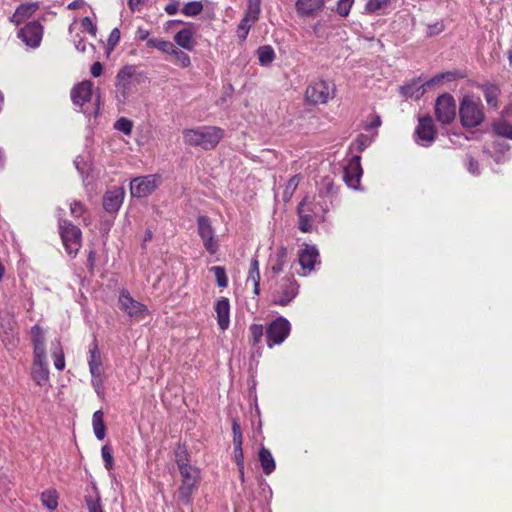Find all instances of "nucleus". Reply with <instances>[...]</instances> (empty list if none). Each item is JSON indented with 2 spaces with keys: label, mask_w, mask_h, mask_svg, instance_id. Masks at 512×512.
<instances>
[{
  "label": "nucleus",
  "mask_w": 512,
  "mask_h": 512,
  "mask_svg": "<svg viewBox=\"0 0 512 512\" xmlns=\"http://www.w3.org/2000/svg\"><path fill=\"white\" fill-rule=\"evenodd\" d=\"M176 462L182 477L181 485L178 488V500L184 505L192 503V494L197 489L200 480V471L187 463L184 450H178L176 453Z\"/></svg>",
  "instance_id": "1"
},
{
  "label": "nucleus",
  "mask_w": 512,
  "mask_h": 512,
  "mask_svg": "<svg viewBox=\"0 0 512 512\" xmlns=\"http://www.w3.org/2000/svg\"><path fill=\"white\" fill-rule=\"evenodd\" d=\"M223 136L224 131L216 126H199L183 130L185 144L203 150L214 149Z\"/></svg>",
  "instance_id": "2"
},
{
  "label": "nucleus",
  "mask_w": 512,
  "mask_h": 512,
  "mask_svg": "<svg viewBox=\"0 0 512 512\" xmlns=\"http://www.w3.org/2000/svg\"><path fill=\"white\" fill-rule=\"evenodd\" d=\"M335 85L323 79L312 81L306 88L305 99L308 103L325 104L335 96Z\"/></svg>",
  "instance_id": "3"
},
{
  "label": "nucleus",
  "mask_w": 512,
  "mask_h": 512,
  "mask_svg": "<svg viewBox=\"0 0 512 512\" xmlns=\"http://www.w3.org/2000/svg\"><path fill=\"white\" fill-rule=\"evenodd\" d=\"M461 124L466 128L479 126L484 120L483 106L472 98L465 97L459 109Z\"/></svg>",
  "instance_id": "4"
},
{
  "label": "nucleus",
  "mask_w": 512,
  "mask_h": 512,
  "mask_svg": "<svg viewBox=\"0 0 512 512\" xmlns=\"http://www.w3.org/2000/svg\"><path fill=\"white\" fill-rule=\"evenodd\" d=\"M298 292L299 286L294 278H283L275 285L271 294V302L274 305L286 306L295 299Z\"/></svg>",
  "instance_id": "5"
},
{
  "label": "nucleus",
  "mask_w": 512,
  "mask_h": 512,
  "mask_svg": "<svg viewBox=\"0 0 512 512\" xmlns=\"http://www.w3.org/2000/svg\"><path fill=\"white\" fill-rule=\"evenodd\" d=\"M59 231L66 252L75 256L81 248V230L68 220L59 219Z\"/></svg>",
  "instance_id": "6"
},
{
  "label": "nucleus",
  "mask_w": 512,
  "mask_h": 512,
  "mask_svg": "<svg viewBox=\"0 0 512 512\" xmlns=\"http://www.w3.org/2000/svg\"><path fill=\"white\" fill-rule=\"evenodd\" d=\"M197 232L205 250L211 255L216 254L220 246L219 239L211 220L207 216L201 215L197 218Z\"/></svg>",
  "instance_id": "7"
},
{
  "label": "nucleus",
  "mask_w": 512,
  "mask_h": 512,
  "mask_svg": "<svg viewBox=\"0 0 512 512\" xmlns=\"http://www.w3.org/2000/svg\"><path fill=\"white\" fill-rule=\"evenodd\" d=\"M161 183V176L156 174L136 177L130 183V193L132 197L144 198L151 195Z\"/></svg>",
  "instance_id": "8"
},
{
  "label": "nucleus",
  "mask_w": 512,
  "mask_h": 512,
  "mask_svg": "<svg viewBox=\"0 0 512 512\" xmlns=\"http://www.w3.org/2000/svg\"><path fill=\"white\" fill-rule=\"evenodd\" d=\"M435 115L443 125L450 124L456 117V102L450 94L440 95L435 103Z\"/></svg>",
  "instance_id": "9"
},
{
  "label": "nucleus",
  "mask_w": 512,
  "mask_h": 512,
  "mask_svg": "<svg viewBox=\"0 0 512 512\" xmlns=\"http://www.w3.org/2000/svg\"><path fill=\"white\" fill-rule=\"evenodd\" d=\"M291 330L290 322L284 317H278L272 321L267 329V345L272 348L274 345L283 343L289 336Z\"/></svg>",
  "instance_id": "10"
},
{
  "label": "nucleus",
  "mask_w": 512,
  "mask_h": 512,
  "mask_svg": "<svg viewBox=\"0 0 512 512\" xmlns=\"http://www.w3.org/2000/svg\"><path fill=\"white\" fill-rule=\"evenodd\" d=\"M451 76L452 75L450 73L438 74L421 85H419L417 81H414L410 84L402 86L401 94L406 98L419 99L426 92V88L441 82L444 78L450 80Z\"/></svg>",
  "instance_id": "11"
},
{
  "label": "nucleus",
  "mask_w": 512,
  "mask_h": 512,
  "mask_svg": "<svg viewBox=\"0 0 512 512\" xmlns=\"http://www.w3.org/2000/svg\"><path fill=\"white\" fill-rule=\"evenodd\" d=\"M415 135L417 144L421 146L428 147L434 142L436 130L430 116H425L419 119Z\"/></svg>",
  "instance_id": "12"
},
{
  "label": "nucleus",
  "mask_w": 512,
  "mask_h": 512,
  "mask_svg": "<svg viewBox=\"0 0 512 512\" xmlns=\"http://www.w3.org/2000/svg\"><path fill=\"white\" fill-rule=\"evenodd\" d=\"M119 303L121 309L132 318L142 319L148 313L147 307L133 299L126 290L120 292Z\"/></svg>",
  "instance_id": "13"
},
{
  "label": "nucleus",
  "mask_w": 512,
  "mask_h": 512,
  "mask_svg": "<svg viewBox=\"0 0 512 512\" xmlns=\"http://www.w3.org/2000/svg\"><path fill=\"white\" fill-rule=\"evenodd\" d=\"M43 27L37 22H29L18 32V37L29 47L37 48L42 40Z\"/></svg>",
  "instance_id": "14"
},
{
  "label": "nucleus",
  "mask_w": 512,
  "mask_h": 512,
  "mask_svg": "<svg viewBox=\"0 0 512 512\" xmlns=\"http://www.w3.org/2000/svg\"><path fill=\"white\" fill-rule=\"evenodd\" d=\"M31 376L39 386H43L48 383L49 369L46 354L33 355Z\"/></svg>",
  "instance_id": "15"
},
{
  "label": "nucleus",
  "mask_w": 512,
  "mask_h": 512,
  "mask_svg": "<svg viewBox=\"0 0 512 512\" xmlns=\"http://www.w3.org/2000/svg\"><path fill=\"white\" fill-rule=\"evenodd\" d=\"M362 176V167L360 164V156L356 155L351 158L344 168L343 179L347 186L352 189H358L360 178Z\"/></svg>",
  "instance_id": "16"
},
{
  "label": "nucleus",
  "mask_w": 512,
  "mask_h": 512,
  "mask_svg": "<svg viewBox=\"0 0 512 512\" xmlns=\"http://www.w3.org/2000/svg\"><path fill=\"white\" fill-rule=\"evenodd\" d=\"M325 7V0H296L295 10L298 16L314 18Z\"/></svg>",
  "instance_id": "17"
},
{
  "label": "nucleus",
  "mask_w": 512,
  "mask_h": 512,
  "mask_svg": "<svg viewBox=\"0 0 512 512\" xmlns=\"http://www.w3.org/2000/svg\"><path fill=\"white\" fill-rule=\"evenodd\" d=\"M317 263H320L318 249L314 245L306 244L304 248L299 251V264L304 270L303 275L310 273Z\"/></svg>",
  "instance_id": "18"
},
{
  "label": "nucleus",
  "mask_w": 512,
  "mask_h": 512,
  "mask_svg": "<svg viewBox=\"0 0 512 512\" xmlns=\"http://www.w3.org/2000/svg\"><path fill=\"white\" fill-rule=\"evenodd\" d=\"M93 95V83L85 80L74 86L71 90V99L74 105L83 107L91 101Z\"/></svg>",
  "instance_id": "19"
},
{
  "label": "nucleus",
  "mask_w": 512,
  "mask_h": 512,
  "mask_svg": "<svg viewBox=\"0 0 512 512\" xmlns=\"http://www.w3.org/2000/svg\"><path fill=\"white\" fill-rule=\"evenodd\" d=\"M125 196V190L122 187H116L108 190L103 197V207L108 213L117 212L122 206Z\"/></svg>",
  "instance_id": "20"
},
{
  "label": "nucleus",
  "mask_w": 512,
  "mask_h": 512,
  "mask_svg": "<svg viewBox=\"0 0 512 512\" xmlns=\"http://www.w3.org/2000/svg\"><path fill=\"white\" fill-rule=\"evenodd\" d=\"M217 323L222 331L229 328L230 325V302L226 297H220L216 300L214 305Z\"/></svg>",
  "instance_id": "21"
},
{
  "label": "nucleus",
  "mask_w": 512,
  "mask_h": 512,
  "mask_svg": "<svg viewBox=\"0 0 512 512\" xmlns=\"http://www.w3.org/2000/svg\"><path fill=\"white\" fill-rule=\"evenodd\" d=\"M134 75V68L132 66H126L122 68L116 76V88L121 93L124 99L127 98L131 89V79Z\"/></svg>",
  "instance_id": "22"
},
{
  "label": "nucleus",
  "mask_w": 512,
  "mask_h": 512,
  "mask_svg": "<svg viewBox=\"0 0 512 512\" xmlns=\"http://www.w3.org/2000/svg\"><path fill=\"white\" fill-rule=\"evenodd\" d=\"M39 8L38 3H25L21 4L11 17V21L16 25L22 24L29 17H31Z\"/></svg>",
  "instance_id": "23"
},
{
  "label": "nucleus",
  "mask_w": 512,
  "mask_h": 512,
  "mask_svg": "<svg viewBox=\"0 0 512 512\" xmlns=\"http://www.w3.org/2000/svg\"><path fill=\"white\" fill-rule=\"evenodd\" d=\"M508 111L509 108L503 110L502 118L492 123V129L498 136L512 140V123L505 119V116L508 115Z\"/></svg>",
  "instance_id": "24"
},
{
  "label": "nucleus",
  "mask_w": 512,
  "mask_h": 512,
  "mask_svg": "<svg viewBox=\"0 0 512 512\" xmlns=\"http://www.w3.org/2000/svg\"><path fill=\"white\" fill-rule=\"evenodd\" d=\"M174 41L181 48L191 51L194 48V31L191 28H183L174 36Z\"/></svg>",
  "instance_id": "25"
},
{
  "label": "nucleus",
  "mask_w": 512,
  "mask_h": 512,
  "mask_svg": "<svg viewBox=\"0 0 512 512\" xmlns=\"http://www.w3.org/2000/svg\"><path fill=\"white\" fill-rule=\"evenodd\" d=\"M258 459L265 475H270L275 471L276 462L269 449L262 446L258 452Z\"/></svg>",
  "instance_id": "26"
},
{
  "label": "nucleus",
  "mask_w": 512,
  "mask_h": 512,
  "mask_svg": "<svg viewBox=\"0 0 512 512\" xmlns=\"http://www.w3.org/2000/svg\"><path fill=\"white\" fill-rule=\"evenodd\" d=\"M33 355L46 354L44 330L35 325L31 328Z\"/></svg>",
  "instance_id": "27"
},
{
  "label": "nucleus",
  "mask_w": 512,
  "mask_h": 512,
  "mask_svg": "<svg viewBox=\"0 0 512 512\" xmlns=\"http://www.w3.org/2000/svg\"><path fill=\"white\" fill-rule=\"evenodd\" d=\"M91 374V384L96 394L101 397L104 395V367L96 366L89 368Z\"/></svg>",
  "instance_id": "28"
},
{
  "label": "nucleus",
  "mask_w": 512,
  "mask_h": 512,
  "mask_svg": "<svg viewBox=\"0 0 512 512\" xmlns=\"http://www.w3.org/2000/svg\"><path fill=\"white\" fill-rule=\"evenodd\" d=\"M247 283H252L254 295L260 294V270L259 261L256 257L251 260L250 268L247 276Z\"/></svg>",
  "instance_id": "29"
},
{
  "label": "nucleus",
  "mask_w": 512,
  "mask_h": 512,
  "mask_svg": "<svg viewBox=\"0 0 512 512\" xmlns=\"http://www.w3.org/2000/svg\"><path fill=\"white\" fill-rule=\"evenodd\" d=\"M299 229L302 232H310L313 227L315 217L311 213H307L306 203L298 205Z\"/></svg>",
  "instance_id": "30"
},
{
  "label": "nucleus",
  "mask_w": 512,
  "mask_h": 512,
  "mask_svg": "<svg viewBox=\"0 0 512 512\" xmlns=\"http://www.w3.org/2000/svg\"><path fill=\"white\" fill-rule=\"evenodd\" d=\"M300 203H306L307 213H311L313 217L325 214L329 210L327 201H315L310 200L309 197H305Z\"/></svg>",
  "instance_id": "31"
},
{
  "label": "nucleus",
  "mask_w": 512,
  "mask_h": 512,
  "mask_svg": "<svg viewBox=\"0 0 512 512\" xmlns=\"http://www.w3.org/2000/svg\"><path fill=\"white\" fill-rule=\"evenodd\" d=\"M93 431L97 439L103 440L106 436V427L104 424V415L101 410L94 412L92 417Z\"/></svg>",
  "instance_id": "32"
},
{
  "label": "nucleus",
  "mask_w": 512,
  "mask_h": 512,
  "mask_svg": "<svg viewBox=\"0 0 512 512\" xmlns=\"http://www.w3.org/2000/svg\"><path fill=\"white\" fill-rule=\"evenodd\" d=\"M85 503L88 512H104L101 505V498L96 487H92V491L85 496Z\"/></svg>",
  "instance_id": "33"
},
{
  "label": "nucleus",
  "mask_w": 512,
  "mask_h": 512,
  "mask_svg": "<svg viewBox=\"0 0 512 512\" xmlns=\"http://www.w3.org/2000/svg\"><path fill=\"white\" fill-rule=\"evenodd\" d=\"M256 54L261 66H269L275 60V52L270 45L260 46Z\"/></svg>",
  "instance_id": "34"
},
{
  "label": "nucleus",
  "mask_w": 512,
  "mask_h": 512,
  "mask_svg": "<svg viewBox=\"0 0 512 512\" xmlns=\"http://www.w3.org/2000/svg\"><path fill=\"white\" fill-rule=\"evenodd\" d=\"M336 193V189L333 183V180L329 177H325L318 189V197L322 199V201H327L326 198L332 197Z\"/></svg>",
  "instance_id": "35"
},
{
  "label": "nucleus",
  "mask_w": 512,
  "mask_h": 512,
  "mask_svg": "<svg viewBox=\"0 0 512 512\" xmlns=\"http://www.w3.org/2000/svg\"><path fill=\"white\" fill-rule=\"evenodd\" d=\"M484 98L490 107H498V97L500 95V89L495 85H487L483 89Z\"/></svg>",
  "instance_id": "36"
},
{
  "label": "nucleus",
  "mask_w": 512,
  "mask_h": 512,
  "mask_svg": "<svg viewBox=\"0 0 512 512\" xmlns=\"http://www.w3.org/2000/svg\"><path fill=\"white\" fill-rule=\"evenodd\" d=\"M52 357L54 360L55 368L59 371H62L65 368V358L60 342L58 340L52 342Z\"/></svg>",
  "instance_id": "37"
},
{
  "label": "nucleus",
  "mask_w": 512,
  "mask_h": 512,
  "mask_svg": "<svg viewBox=\"0 0 512 512\" xmlns=\"http://www.w3.org/2000/svg\"><path fill=\"white\" fill-rule=\"evenodd\" d=\"M89 357H88V366L96 367V366H102V356L98 348V343L96 340H93V342L89 345V351H88Z\"/></svg>",
  "instance_id": "38"
},
{
  "label": "nucleus",
  "mask_w": 512,
  "mask_h": 512,
  "mask_svg": "<svg viewBox=\"0 0 512 512\" xmlns=\"http://www.w3.org/2000/svg\"><path fill=\"white\" fill-rule=\"evenodd\" d=\"M287 257V249L284 247H281L274 256V263L271 266V271L273 274L277 275L280 272H282L284 264L286 262Z\"/></svg>",
  "instance_id": "39"
},
{
  "label": "nucleus",
  "mask_w": 512,
  "mask_h": 512,
  "mask_svg": "<svg viewBox=\"0 0 512 512\" xmlns=\"http://www.w3.org/2000/svg\"><path fill=\"white\" fill-rule=\"evenodd\" d=\"M147 47L156 48L163 53L170 54L174 52L175 46L166 40L151 38L146 43Z\"/></svg>",
  "instance_id": "40"
},
{
  "label": "nucleus",
  "mask_w": 512,
  "mask_h": 512,
  "mask_svg": "<svg viewBox=\"0 0 512 512\" xmlns=\"http://www.w3.org/2000/svg\"><path fill=\"white\" fill-rule=\"evenodd\" d=\"M300 180H301V176L299 174L292 176L288 180V182L285 186V189L283 191V195H282L284 202L290 201V199L292 198L293 194L295 193V191L300 183Z\"/></svg>",
  "instance_id": "41"
},
{
  "label": "nucleus",
  "mask_w": 512,
  "mask_h": 512,
  "mask_svg": "<svg viewBox=\"0 0 512 512\" xmlns=\"http://www.w3.org/2000/svg\"><path fill=\"white\" fill-rule=\"evenodd\" d=\"M42 504L49 510H54L58 506V497L56 490L48 489L41 494Z\"/></svg>",
  "instance_id": "42"
},
{
  "label": "nucleus",
  "mask_w": 512,
  "mask_h": 512,
  "mask_svg": "<svg viewBox=\"0 0 512 512\" xmlns=\"http://www.w3.org/2000/svg\"><path fill=\"white\" fill-rule=\"evenodd\" d=\"M255 22L256 21H254L252 19H249L247 17H243L242 18V20L238 24L237 31H236L237 32V36L240 39V41L246 40V38H247V36L249 34V31H250V28L252 27V25Z\"/></svg>",
  "instance_id": "43"
},
{
  "label": "nucleus",
  "mask_w": 512,
  "mask_h": 512,
  "mask_svg": "<svg viewBox=\"0 0 512 512\" xmlns=\"http://www.w3.org/2000/svg\"><path fill=\"white\" fill-rule=\"evenodd\" d=\"M261 0H248L244 17L257 21L261 12Z\"/></svg>",
  "instance_id": "44"
},
{
  "label": "nucleus",
  "mask_w": 512,
  "mask_h": 512,
  "mask_svg": "<svg viewBox=\"0 0 512 512\" xmlns=\"http://www.w3.org/2000/svg\"><path fill=\"white\" fill-rule=\"evenodd\" d=\"M203 10V5L200 1L187 2L182 8V13L186 16H197Z\"/></svg>",
  "instance_id": "45"
},
{
  "label": "nucleus",
  "mask_w": 512,
  "mask_h": 512,
  "mask_svg": "<svg viewBox=\"0 0 512 512\" xmlns=\"http://www.w3.org/2000/svg\"><path fill=\"white\" fill-rule=\"evenodd\" d=\"M210 271L214 273L217 285L219 287L226 288L228 286V279L223 267L213 266L210 268Z\"/></svg>",
  "instance_id": "46"
},
{
  "label": "nucleus",
  "mask_w": 512,
  "mask_h": 512,
  "mask_svg": "<svg viewBox=\"0 0 512 512\" xmlns=\"http://www.w3.org/2000/svg\"><path fill=\"white\" fill-rule=\"evenodd\" d=\"M250 337L249 340L253 345L258 344L263 336L264 328L261 324H252L249 328Z\"/></svg>",
  "instance_id": "47"
},
{
  "label": "nucleus",
  "mask_w": 512,
  "mask_h": 512,
  "mask_svg": "<svg viewBox=\"0 0 512 512\" xmlns=\"http://www.w3.org/2000/svg\"><path fill=\"white\" fill-rule=\"evenodd\" d=\"M114 128L125 135H130L133 128V122L128 118L121 117L115 122Z\"/></svg>",
  "instance_id": "48"
},
{
  "label": "nucleus",
  "mask_w": 512,
  "mask_h": 512,
  "mask_svg": "<svg viewBox=\"0 0 512 512\" xmlns=\"http://www.w3.org/2000/svg\"><path fill=\"white\" fill-rule=\"evenodd\" d=\"M354 4V0H338L336 3V12L342 17L349 15L351 8Z\"/></svg>",
  "instance_id": "49"
},
{
  "label": "nucleus",
  "mask_w": 512,
  "mask_h": 512,
  "mask_svg": "<svg viewBox=\"0 0 512 512\" xmlns=\"http://www.w3.org/2000/svg\"><path fill=\"white\" fill-rule=\"evenodd\" d=\"M390 3V0H368L365 9L368 12H377L386 8Z\"/></svg>",
  "instance_id": "50"
},
{
  "label": "nucleus",
  "mask_w": 512,
  "mask_h": 512,
  "mask_svg": "<svg viewBox=\"0 0 512 512\" xmlns=\"http://www.w3.org/2000/svg\"><path fill=\"white\" fill-rule=\"evenodd\" d=\"M171 55H173L176 58L177 62L181 65V67L186 68L190 66V57L185 52L174 48V52H172Z\"/></svg>",
  "instance_id": "51"
},
{
  "label": "nucleus",
  "mask_w": 512,
  "mask_h": 512,
  "mask_svg": "<svg viewBox=\"0 0 512 512\" xmlns=\"http://www.w3.org/2000/svg\"><path fill=\"white\" fill-rule=\"evenodd\" d=\"M372 141H373L372 137H370L368 135H365V134L358 135L355 140V145H356L357 150L363 151L365 148L370 146Z\"/></svg>",
  "instance_id": "52"
},
{
  "label": "nucleus",
  "mask_w": 512,
  "mask_h": 512,
  "mask_svg": "<svg viewBox=\"0 0 512 512\" xmlns=\"http://www.w3.org/2000/svg\"><path fill=\"white\" fill-rule=\"evenodd\" d=\"M101 455H102L105 467L107 469H111L113 467V456H112V450L108 445H104L102 447Z\"/></svg>",
  "instance_id": "53"
},
{
  "label": "nucleus",
  "mask_w": 512,
  "mask_h": 512,
  "mask_svg": "<svg viewBox=\"0 0 512 512\" xmlns=\"http://www.w3.org/2000/svg\"><path fill=\"white\" fill-rule=\"evenodd\" d=\"M232 431H233V445L242 444L243 438H242L241 427L236 420H234L232 423Z\"/></svg>",
  "instance_id": "54"
},
{
  "label": "nucleus",
  "mask_w": 512,
  "mask_h": 512,
  "mask_svg": "<svg viewBox=\"0 0 512 512\" xmlns=\"http://www.w3.org/2000/svg\"><path fill=\"white\" fill-rule=\"evenodd\" d=\"M81 26L83 31L88 32L92 36H96L97 28L96 25L92 22L91 18L84 17L81 21Z\"/></svg>",
  "instance_id": "55"
},
{
  "label": "nucleus",
  "mask_w": 512,
  "mask_h": 512,
  "mask_svg": "<svg viewBox=\"0 0 512 512\" xmlns=\"http://www.w3.org/2000/svg\"><path fill=\"white\" fill-rule=\"evenodd\" d=\"M85 212V208L81 202L74 201L70 204V213L74 218L81 217Z\"/></svg>",
  "instance_id": "56"
},
{
  "label": "nucleus",
  "mask_w": 512,
  "mask_h": 512,
  "mask_svg": "<svg viewBox=\"0 0 512 512\" xmlns=\"http://www.w3.org/2000/svg\"><path fill=\"white\" fill-rule=\"evenodd\" d=\"M234 457L238 468H243L244 466V454L242 449V444L234 445Z\"/></svg>",
  "instance_id": "57"
},
{
  "label": "nucleus",
  "mask_w": 512,
  "mask_h": 512,
  "mask_svg": "<svg viewBox=\"0 0 512 512\" xmlns=\"http://www.w3.org/2000/svg\"><path fill=\"white\" fill-rule=\"evenodd\" d=\"M444 30V24L442 22H437L432 25L427 26L426 34L427 36H434L440 34Z\"/></svg>",
  "instance_id": "58"
},
{
  "label": "nucleus",
  "mask_w": 512,
  "mask_h": 512,
  "mask_svg": "<svg viewBox=\"0 0 512 512\" xmlns=\"http://www.w3.org/2000/svg\"><path fill=\"white\" fill-rule=\"evenodd\" d=\"M120 40V30L118 28H114L109 37H108V45L114 47L118 44Z\"/></svg>",
  "instance_id": "59"
},
{
  "label": "nucleus",
  "mask_w": 512,
  "mask_h": 512,
  "mask_svg": "<svg viewBox=\"0 0 512 512\" xmlns=\"http://www.w3.org/2000/svg\"><path fill=\"white\" fill-rule=\"evenodd\" d=\"M164 10L168 15H175L179 10V2L175 0L170 1L166 4Z\"/></svg>",
  "instance_id": "60"
},
{
  "label": "nucleus",
  "mask_w": 512,
  "mask_h": 512,
  "mask_svg": "<svg viewBox=\"0 0 512 512\" xmlns=\"http://www.w3.org/2000/svg\"><path fill=\"white\" fill-rule=\"evenodd\" d=\"M467 169L470 173L474 175L479 174V165L478 162L475 161L473 158L469 157L467 161Z\"/></svg>",
  "instance_id": "61"
},
{
  "label": "nucleus",
  "mask_w": 512,
  "mask_h": 512,
  "mask_svg": "<svg viewBox=\"0 0 512 512\" xmlns=\"http://www.w3.org/2000/svg\"><path fill=\"white\" fill-rule=\"evenodd\" d=\"M74 164L78 172L81 175H83L85 172V168L87 167V163L85 162L84 158L80 156L76 157V159L74 160Z\"/></svg>",
  "instance_id": "62"
},
{
  "label": "nucleus",
  "mask_w": 512,
  "mask_h": 512,
  "mask_svg": "<svg viewBox=\"0 0 512 512\" xmlns=\"http://www.w3.org/2000/svg\"><path fill=\"white\" fill-rule=\"evenodd\" d=\"M148 0H128V6L132 11H139Z\"/></svg>",
  "instance_id": "63"
},
{
  "label": "nucleus",
  "mask_w": 512,
  "mask_h": 512,
  "mask_svg": "<svg viewBox=\"0 0 512 512\" xmlns=\"http://www.w3.org/2000/svg\"><path fill=\"white\" fill-rule=\"evenodd\" d=\"M149 35H150V31L143 28V27H138L137 31H136V38L139 39V40H147L150 39L149 38Z\"/></svg>",
  "instance_id": "64"
}]
</instances>
